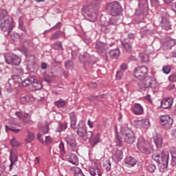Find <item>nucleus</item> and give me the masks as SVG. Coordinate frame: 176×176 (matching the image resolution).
Returning a JSON list of instances; mask_svg holds the SVG:
<instances>
[{"mask_svg": "<svg viewBox=\"0 0 176 176\" xmlns=\"http://www.w3.org/2000/svg\"><path fill=\"white\" fill-rule=\"evenodd\" d=\"M38 129L43 134H48L50 131L49 123L47 122L45 124H43L42 122H39L38 123Z\"/></svg>", "mask_w": 176, "mask_h": 176, "instance_id": "aec40b11", "label": "nucleus"}, {"mask_svg": "<svg viewBox=\"0 0 176 176\" xmlns=\"http://www.w3.org/2000/svg\"><path fill=\"white\" fill-rule=\"evenodd\" d=\"M128 38H129V39H135V34H134L133 33H129L128 34Z\"/></svg>", "mask_w": 176, "mask_h": 176, "instance_id": "69168bd1", "label": "nucleus"}, {"mask_svg": "<svg viewBox=\"0 0 176 176\" xmlns=\"http://www.w3.org/2000/svg\"><path fill=\"white\" fill-rule=\"evenodd\" d=\"M34 100V98L30 95H27L25 96H22L21 98V102L23 105H25V104H28V102H31Z\"/></svg>", "mask_w": 176, "mask_h": 176, "instance_id": "7c9ffc66", "label": "nucleus"}, {"mask_svg": "<svg viewBox=\"0 0 176 176\" xmlns=\"http://www.w3.org/2000/svg\"><path fill=\"white\" fill-rule=\"evenodd\" d=\"M36 138L41 142V144H45V141L43 140V138H42V133H41V132L37 133Z\"/></svg>", "mask_w": 176, "mask_h": 176, "instance_id": "5fc2aeb1", "label": "nucleus"}, {"mask_svg": "<svg viewBox=\"0 0 176 176\" xmlns=\"http://www.w3.org/2000/svg\"><path fill=\"white\" fill-rule=\"evenodd\" d=\"M109 54L111 58H118L120 55V50L119 48H116L109 51Z\"/></svg>", "mask_w": 176, "mask_h": 176, "instance_id": "c756f323", "label": "nucleus"}, {"mask_svg": "<svg viewBox=\"0 0 176 176\" xmlns=\"http://www.w3.org/2000/svg\"><path fill=\"white\" fill-rule=\"evenodd\" d=\"M55 107L57 108H63L67 105V102L62 98H60L58 100L54 102Z\"/></svg>", "mask_w": 176, "mask_h": 176, "instance_id": "72a5a7b5", "label": "nucleus"}, {"mask_svg": "<svg viewBox=\"0 0 176 176\" xmlns=\"http://www.w3.org/2000/svg\"><path fill=\"white\" fill-rule=\"evenodd\" d=\"M121 45L125 49L126 52L128 53H131L133 52V46L131 45V43L130 40L125 39L121 41Z\"/></svg>", "mask_w": 176, "mask_h": 176, "instance_id": "6ab92c4d", "label": "nucleus"}, {"mask_svg": "<svg viewBox=\"0 0 176 176\" xmlns=\"http://www.w3.org/2000/svg\"><path fill=\"white\" fill-rule=\"evenodd\" d=\"M15 115L19 119H23V118H24V116L23 115V113H21V111H16Z\"/></svg>", "mask_w": 176, "mask_h": 176, "instance_id": "bf43d9fd", "label": "nucleus"}, {"mask_svg": "<svg viewBox=\"0 0 176 176\" xmlns=\"http://www.w3.org/2000/svg\"><path fill=\"white\" fill-rule=\"evenodd\" d=\"M173 100L171 98H164L161 101V108H164V109H168L171 108L173 105Z\"/></svg>", "mask_w": 176, "mask_h": 176, "instance_id": "dca6fc26", "label": "nucleus"}, {"mask_svg": "<svg viewBox=\"0 0 176 176\" xmlns=\"http://www.w3.org/2000/svg\"><path fill=\"white\" fill-rule=\"evenodd\" d=\"M135 141V135L134 132L130 129L120 132V134L116 131V142L118 146H122V142H126V144H134Z\"/></svg>", "mask_w": 176, "mask_h": 176, "instance_id": "f03ea898", "label": "nucleus"}, {"mask_svg": "<svg viewBox=\"0 0 176 176\" xmlns=\"http://www.w3.org/2000/svg\"><path fill=\"white\" fill-rule=\"evenodd\" d=\"M58 127H59V129H58L59 133H61V131H65L67 127V122H65L64 124L59 123Z\"/></svg>", "mask_w": 176, "mask_h": 176, "instance_id": "a18cd8bd", "label": "nucleus"}, {"mask_svg": "<svg viewBox=\"0 0 176 176\" xmlns=\"http://www.w3.org/2000/svg\"><path fill=\"white\" fill-rule=\"evenodd\" d=\"M19 30L23 31V32H24L25 34H27V29L24 25V22L23 21V20H21V18L19 19Z\"/></svg>", "mask_w": 176, "mask_h": 176, "instance_id": "e433bc0d", "label": "nucleus"}, {"mask_svg": "<svg viewBox=\"0 0 176 176\" xmlns=\"http://www.w3.org/2000/svg\"><path fill=\"white\" fill-rule=\"evenodd\" d=\"M43 87V86L42 85V82L36 79L34 80V82L32 85V90H34V91H36L37 90H41L42 89Z\"/></svg>", "mask_w": 176, "mask_h": 176, "instance_id": "c85d7f7f", "label": "nucleus"}, {"mask_svg": "<svg viewBox=\"0 0 176 176\" xmlns=\"http://www.w3.org/2000/svg\"><path fill=\"white\" fill-rule=\"evenodd\" d=\"M13 166H16V162H10V166H9V171H12V170H13Z\"/></svg>", "mask_w": 176, "mask_h": 176, "instance_id": "774afa93", "label": "nucleus"}, {"mask_svg": "<svg viewBox=\"0 0 176 176\" xmlns=\"http://www.w3.org/2000/svg\"><path fill=\"white\" fill-rule=\"evenodd\" d=\"M171 166L172 167H175L176 166V157H171Z\"/></svg>", "mask_w": 176, "mask_h": 176, "instance_id": "e2e57ef3", "label": "nucleus"}, {"mask_svg": "<svg viewBox=\"0 0 176 176\" xmlns=\"http://www.w3.org/2000/svg\"><path fill=\"white\" fill-rule=\"evenodd\" d=\"M160 24L162 30H165V31H168V30H171V22L168 19L164 16H162Z\"/></svg>", "mask_w": 176, "mask_h": 176, "instance_id": "f8f14e48", "label": "nucleus"}, {"mask_svg": "<svg viewBox=\"0 0 176 176\" xmlns=\"http://www.w3.org/2000/svg\"><path fill=\"white\" fill-rule=\"evenodd\" d=\"M131 111H132L134 115H142L144 113V107L140 103H135L131 108Z\"/></svg>", "mask_w": 176, "mask_h": 176, "instance_id": "ddd939ff", "label": "nucleus"}, {"mask_svg": "<svg viewBox=\"0 0 176 176\" xmlns=\"http://www.w3.org/2000/svg\"><path fill=\"white\" fill-rule=\"evenodd\" d=\"M53 142V138H50V136L45 137V144L46 145H50Z\"/></svg>", "mask_w": 176, "mask_h": 176, "instance_id": "6e6d98bb", "label": "nucleus"}, {"mask_svg": "<svg viewBox=\"0 0 176 176\" xmlns=\"http://www.w3.org/2000/svg\"><path fill=\"white\" fill-rule=\"evenodd\" d=\"M97 3H98V1H94L89 6H84L82 7V10L85 12H89L90 10V8H94V6H97Z\"/></svg>", "mask_w": 176, "mask_h": 176, "instance_id": "c9c22d12", "label": "nucleus"}, {"mask_svg": "<svg viewBox=\"0 0 176 176\" xmlns=\"http://www.w3.org/2000/svg\"><path fill=\"white\" fill-rule=\"evenodd\" d=\"M59 148V152H60V155H64L67 153L65 151V146L64 145V142H60L58 146H54V153H57V149Z\"/></svg>", "mask_w": 176, "mask_h": 176, "instance_id": "b1692460", "label": "nucleus"}, {"mask_svg": "<svg viewBox=\"0 0 176 176\" xmlns=\"http://www.w3.org/2000/svg\"><path fill=\"white\" fill-rule=\"evenodd\" d=\"M104 96H105V94L98 96H89L87 97V100L88 101H96V100H98V98H104Z\"/></svg>", "mask_w": 176, "mask_h": 176, "instance_id": "58836bf2", "label": "nucleus"}, {"mask_svg": "<svg viewBox=\"0 0 176 176\" xmlns=\"http://www.w3.org/2000/svg\"><path fill=\"white\" fill-rule=\"evenodd\" d=\"M152 159L157 163L162 164V168L166 169L168 167V159H170V153L166 150H163L160 154L154 153L152 155Z\"/></svg>", "mask_w": 176, "mask_h": 176, "instance_id": "7ed1b4c3", "label": "nucleus"}, {"mask_svg": "<svg viewBox=\"0 0 176 176\" xmlns=\"http://www.w3.org/2000/svg\"><path fill=\"white\" fill-rule=\"evenodd\" d=\"M90 89H97V83L92 82L89 84Z\"/></svg>", "mask_w": 176, "mask_h": 176, "instance_id": "052dcab7", "label": "nucleus"}, {"mask_svg": "<svg viewBox=\"0 0 176 176\" xmlns=\"http://www.w3.org/2000/svg\"><path fill=\"white\" fill-rule=\"evenodd\" d=\"M8 17H10L8 16V11L6 10H0V20H6Z\"/></svg>", "mask_w": 176, "mask_h": 176, "instance_id": "4c0bfd02", "label": "nucleus"}, {"mask_svg": "<svg viewBox=\"0 0 176 176\" xmlns=\"http://www.w3.org/2000/svg\"><path fill=\"white\" fill-rule=\"evenodd\" d=\"M66 159L69 162V163H72L76 166L78 163H79V158H78V155L74 153H69L66 155Z\"/></svg>", "mask_w": 176, "mask_h": 176, "instance_id": "4468645a", "label": "nucleus"}, {"mask_svg": "<svg viewBox=\"0 0 176 176\" xmlns=\"http://www.w3.org/2000/svg\"><path fill=\"white\" fill-rule=\"evenodd\" d=\"M115 43L107 44L101 41H97L96 43L95 49L100 56H105L107 51L109 50V47H112Z\"/></svg>", "mask_w": 176, "mask_h": 176, "instance_id": "6e6552de", "label": "nucleus"}, {"mask_svg": "<svg viewBox=\"0 0 176 176\" xmlns=\"http://www.w3.org/2000/svg\"><path fill=\"white\" fill-rule=\"evenodd\" d=\"M120 69L122 71H126V69H127V64L126 63H122L120 65Z\"/></svg>", "mask_w": 176, "mask_h": 176, "instance_id": "0e129e2a", "label": "nucleus"}, {"mask_svg": "<svg viewBox=\"0 0 176 176\" xmlns=\"http://www.w3.org/2000/svg\"><path fill=\"white\" fill-rule=\"evenodd\" d=\"M140 57L143 63H146L149 60V57L146 54H140Z\"/></svg>", "mask_w": 176, "mask_h": 176, "instance_id": "8fccbe9b", "label": "nucleus"}, {"mask_svg": "<svg viewBox=\"0 0 176 176\" xmlns=\"http://www.w3.org/2000/svg\"><path fill=\"white\" fill-rule=\"evenodd\" d=\"M154 142L157 146V148H160L162 146V144H163V138L160 134H157L153 137Z\"/></svg>", "mask_w": 176, "mask_h": 176, "instance_id": "bb28decb", "label": "nucleus"}, {"mask_svg": "<svg viewBox=\"0 0 176 176\" xmlns=\"http://www.w3.org/2000/svg\"><path fill=\"white\" fill-rule=\"evenodd\" d=\"M23 123H26L27 124H28V123H30V122H31V115L27 113L25 116H23Z\"/></svg>", "mask_w": 176, "mask_h": 176, "instance_id": "49530a36", "label": "nucleus"}, {"mask_svg": "<svg viewBox=\"0 0 176 176\" xmlns=\"http://www.w3.org/2000/svg\"><path fill=\"white\" fill-rule=\"evenodd\" d=\"M76 134L80 138H82L84 141H86L89 138H91L94 133L93 131H87L86 125L84 124L83 121H80L76 126Z\"/></svg>", "mask_w": 176, "mask_h": 176, "instance_id": "20e7f679", "label": "nucleus"}, {"mask_svg": "<svg viewBox=\"0 0 176 176\" xmlns=\"http://www.w3.org/2000/svg\"><path fill=\"white\" fill-rule=\"evenodd\" d=\"M113 156L118 162H120V160H123V151H122V150L117 149Z\"/></svg>", "mask_w": 176, "mask_h": 176, "instance_id": "473e14b6", "label": "nucleus"}, {"mask_svg": "<svg viewBox=\"0 0 176 176\" xmlns=\"http://www.w3.org/2000/svg\"><path fill=\"white\" fill-rule=\"evenodd\" d=\"M160 123H162V126H164L165 129H170L173 126L174 121L173 118L168 115H164L160 117Z\"/></svg>", "mask_w": 176, "mask_h": 176, "instance_id": "9d476101", "label": "nucleus"}, {"mask_svg": "<svg viewBox=\"0 0 176 176\" xmlns=\"http://www.w3.org/2000/svg\"><path fill=\"white\" fill-rule=\"evenodd\" d=\"M10 145L13 147V148H19V146H20L21 144L20 142H19V141H17L15 138H12L10 140Z\"/></svg>", "mask_w": 176, "mask_h": 176, "instance_id": "37998d69", "label": "nucleus"}, {"mask_svg": "<svg viewBox=\"0 0 176 176\" xmlns=\"http://www.w3.org/2000/svg\"><path fill=\"white\" fill-rule=\"evenodd\" d=\"M162 71L164 74L168 75L169 72H171V67H170V66H164L162 68Z\"/></svg>", "mask_w": 176, "mask_h": 176, "instance_id": "3c124183", "label": "nucleus"}, {"mask_svg": "<svg viewBox=\"0 0 176 176\" xmlns=\"http://www.w3.org/2000/svg\"><path fill=\"white\" fill-rule=\"evenodd\" d=\"M61 34V32L58 31L55 32L50 38L51 41H55V39H58L60 38V35Z\"/></svg>", "mask_w": 176, "mask_h": 176, "instance_id": "09e8293b", "label": "nucleus"}, {"mask_svg": "<svg viewBox=\"0 0 176 176\" xmlns=\"http://www.w3.org/2000/svg\"><path fill=\"white\" fill-rule=\"evenodd\" d=\"M139 9L136 10V16H145L148 14L149 12V6L148 4V0H139Z\"/></svg>", "mask_w": 176, "mask_h": 176, "instance_id": "1a4fd4ad", "label": "nucleus"}, {"mask_svg": "<svg viewBox=\"0 0 176 176\" xmlns=\"http://www.w3.org/2000/svg\"><path fill=\"white\" fill-rule=\"evenodd\" d=\"M170 82H176V74H172L168 77Z\"/></svg>", "mask_w": 176, "mask_h": 176, "instance_id": "13d9d810", "label": "nucleus"}, {"mask_svg": "<svg viewBox=\"0 0 176 176\" xmlns=\"http://www.w3.org/2000/svg\"><path fill=\"white\" fill-rule=\"evenodd\" d=\"M4 58L6 64L14 65V67H19L21 63V58L13 53L4 54Z\"/></svg>", "mask_w": 176, "mask_h": 176, "instance_id": "423d86ee", "label": "nucleus"}, {"mask_svg": "<svg viewBox=\"0 0 176 176\" xmlns=\"http://www.w3.org/2000/svg\"><path fill=\"white\" fill-rule=\"evenodd\" d=\"M74 176H85V174H83V172H82V169L80 168H76L74 170Z\"/></svg>", "mask_w": 176, "mask_h": 176, "instance_id": "de8ad7c7", "label": "nucleus"}, {"mask_svg": "<svg viewBox=\"0 0 176 176\" xmlns=\"http://www.w3.org/2000/svg\"><path fill=\"white\" fill-rule=\"evenodd\" d=\"M101 135L100 133H96V135L92 136L91 138H88V140L89 141V144L91 145V146H96L97 144L99 142H101Z\"/></svg>", "mask_w": 176, "mask_h": 176, "instance_id": "f3484780", "label": "nucleus"}, {"mask_svg": "<svg viewBox=\"0 0 176 176\" xmlns=\"http://www.w3.org/2000/svg\"><path fill=\"white\" fill-rule=\"evenodd\" d=\"M148 67L146 66H139L134 69V76L139 80H143L142 84L144 89H154L159 87L157 80L155 76H149Z\"/></svg>", "mask_w": 176, "mask_h": 176, "instance_id": "f257e3e1", "label": "nucleus"}, {"mask_svg": "<svg viewBox=\"0 0 176 176\" xmlns=\"http://www.w3.org/2000/svg\"><path fill=\"white\" fill-rule=\"evenodd\" d=\"M124 73L122 71H118L116 72V78L117 80H120L123 78Z\"/></svg>", "mask_w": 176, "mask_h": 176, "instance_id": "603ef678", "label": "nucleus"}, {"mask_svg": "<svg viewBox=\"0 0 176 176\" xmlns=\"http://www.w3.org/2000/svg\"><path fill=\"white\" fill-rule=\"evenodd\" d=\"M21 80V78H19L17 76H14L12 79H9L8 82L6 85V90L8 93H10L12 90V85H10L11 82H20Z\"/></svg>", "mask_w": 176, "mask_h": 176, "instance_id": "4be33fe9", "label": "nucleus"}, {"mask_svg": "<svg viewBox=\"0 0 176 176\" xmlns=\"http://www.w3.org/2000/svg\"><path fill=\"white\" fill-rule=\"evenodd\" d=\"M138 124L142 127V129H149L151 127V122L149 119L145 118L138 121Z\"/></svg>", "mask_w": 176, "mask_h": 176, "instance_id": "5701e85b", "label": "nucleus"}, {"mask_svg": "<svg viewBox=\"0 0 176 176\" xmlns=\"http://www.w3.org/2000/svg\"><path fill=\"white\" fill-rule=\"evenodd\" d=\"M34 140H35V133L30 131H28V135L25 139V142H27L28 144H30L32 142V141H34Z\"/></svg>", "mask_w": 176, "mask_h": 176, "instance_id": "2f4dec72", "label": "nucleus"}, {"mask_svg": "<svg viewBox=\"0 0 176 176\" xmlns=\"http://www.w3.org/2000/svg\"><path fill=\"white\" fill-rule=\"evenodd\" d=\"M11 131L12 133H14L15 134H18V133H20V131H21V129H16L14 126H12V129H11Z\"/></svg>", "mask_w": 176, "mask_h": 176, "instance_id": "680f3d73", "label": "nucleus"}, {"mask_svg": "<svg viewBox=\"0 0 176 176\" xmlns=\"http://www.w3.org/2000/svg\"><path fill=\"white\" fill-rule=\"evenodd\" d=\"M65 67L67 69H74V62L72 60L65 62Z\"/></svg>", "mask_w": 176, "mask_h": 176, "instance_id": "79ce46f5", "label": "nucleus"}, {"mask_svg": "<svg viewBox=\"0 0 176 176\" xmlns=\"http://www.w3.org/2000/svg\"><path fill=\"white\" fill-rule=\"evenodd\" d=\"M70 119V127L73 130H76V116H75V112H71L69 114Z\"/></svg>", "mask_w": 176, "mask_h": 176, "instance_id": "412c9836", "label": "nucleus"}, {"mask_svg": "<svg viewBox=\"0 0 176 176\" xmlns=\"http://www.w3.org/2000/svg\"><path fill=\"white\" fill-rule=\"evenodd\" d=\"M170 153L171 155V157H176V148L173 147L170 148Z\"/></svg>", "mask_w": 176, "mask_h": 176, "instance_id": "4d7b16f0", "label": "nucleus"}, {"mask_svg": "<svg viewBox=\"0 0 176 176\" xmlns=\"http://www.w3.org/2000/svg\"><path fill=\"white\" fill-rule=\"evenodd\" d=\"M106 9L110 12L111 16H122L123 8L118 1H113L107 3Z\"/></svg>", "mask_w": 176, "mask_h": 176, "instance_id": "39448f33", "label": "nucleus"}, {"mask_svg": "<svg viewBox=\"0 0 176 176\" xmlns=\"http://www.w3.org/2000/svg\"><path fill=\"white\" fill-rule=\"evenodd\" d=\"M137 146L142 153H148L149 152V149L144 146V140L142 138L138 139Z\"/></svg>", "mask_w": 176, "mask_h": 176, "instance_id": "a211bd4d", "label": "nucleus"}, {"mask_svg": "<svg viewBox=\"0 0 176 176\" xmlns=\"http://www.w3.org/2000/svg\"><path fill=\"white\" fill-rule=\"evenodd\" d=\"M103 167L106 169V171H109L111 170V161L107 160L103 162Z\"/></svg>", "mask_w": 176, "mask_h": 176, "instance_id": "a19ab883", "label": "nucleus"}, {"mask_svg": "<svg viewBox=\"0 0 176 176\" xmlns=\"http://www.w3.org/2000/svg\"><path fill=\"white\" fill-rule=\"evenodd\" d=\"M89 174H91V175H92V176H96V175L102 176V173H101V170H100V168H98V167H97V166L90 167L89 169Z\"/></svg>", "mask_w": 176, "mask_h": 176, "instance_id": "a878e982", "label": "nucleus"}, {"mask_svg": "<svg viewBox=\"0 0 176 176\" xmlns=\"http://www.w3.org/2000/svg\"><path fill=\"white\" fill-rule=\"evenodd\" d=\"M35 80V77L29 76L26 79L22 81V85L23 87H27V86H30V85L33 84Z\"/></svg>", "mask_w": 176, "mask_h": 176, "instance_id": "393cba45", "label": "nucleus"}, {"mask_svg": "<svg viewBox=\"0 0 176 176\" xmlns=\"http://www.w3.org/2000/svg\"><path fill=\"white\" fill-rule=\"evenodd\" d=\"M150 1L152 6H154L155 8H157V6H160V2L159 1V0H150Z\"/></svg>", "mask_w": 176, "mask_h": 176, "instance_id": "864d4df0", "label": "nucleus"}, {"mask_svg": "<svg viewBox=\"0 0 176 176\" xmlns=\"http://www.w3.org/2000/svg\"><path fill=\"white\" fill-rule=\"evenodd\" d=\"M14 25L13 24V19L8 17L7 19L3 20L0 23V28L3 32H7V35H10Z\"/></svg>", "mask_w": 176, "mask_h": 176, "instance_id": "0eeeda50", "label": "nucleus"}, {"mask_svg": "<svg viewBox=\"0 0 176 176\" xmlns=\"http://www.w3.org/2000/svg\"><path fill=\"white\" fill-rule=\"evenodd\" d=\"M145 100L148 101V102H150V104H152V98H151V95L146 96H145Z\"/></svg>", "mask_w": 176, "mask_h": 176, "instance_id": "338daca9", "label": "nucleus"}, {"mask_svg": "<svg viewBox=\"0 0 176 176\" xmlns=\"http://www.w3.org/2000/svg\"><path fill=\"white\" fill-rule=\"evenodd\" d=\"M52 49L54 50H64L63 47V43L61 41H58L52 44Z\"/></svg>", "mask_w": 176, "mask_h": 176, "instance_id": "f704fd0d", "label": "nucleus"}, {"mask_svg": "<svg viewBox=\"0 0 176 176\" xmlns=\"http://www.w3.org/2000/svg\"><path fill=\"white\" fill-rule=\"evenodd\" d=\"M19 160V157H17V155L15 153H10V161L12 162V163L17 162Z\"/></svg>", "mask_w": 176, "mask_h": 176, "instance_id": "c03bdc74", "label": "nucleus"}, {"mask_svg": "<svg viewBox=\"0 0 176 176\" xmlns=\"http://www.w3.org/2000/svg\"><path fill=\"white\" fill-rule=\"evenodd\" d=\"M156 165L155 164H150L147 166V170L148 172H150L151 174H153L156 171Z\"/></svg>", "mask_w": 176, "mask_h": 176, "instance_id": "ea45409f", "label": "nucleus"}, {"mask_svg": "<svg viewBox=\"0 0 176 176\" xmlns=\"http://www.w3.org/2000/svg\"><path fill=\"white\" fill-rule=\"evenodd\" d=\"M122 23V15L111 16L109 19V24L110 25H119Z\"/></svg>", "mask_w": 176, "mask_h": 176, "instance_id": "2eb2a0df", "label": "nucleus"}, {"mask_svg": "<svg viewBox=\"0 0 176 176\" xmlns=\"http://www.w3.org/2000/svg\"><path fill=\"white\" fill-rule=\"evenodd\" d=\"M65 140L67 144L68 148L73 152H75V151H76V139H75V137L67 136Z\"/></svg>", "mask_w": 176, "mask_h": 176, "instance_id": "9b49d317", "label": "nucleus"}, {"mask_svg": "<svg viewBox=\"0 0 176 176\" xmlns=\"http://www.w3.org/2000/svg\"><path fill=\"white\" fill-rule=\"evenodd\" d=\"M125 164H128L130 167H134L137 164V160L135 158L130 156L125 158Z\"/></svg>", "mask_w": 176, "mask_h": 176, "instance_id": "cd10ccee", "label": "nucleus"}]
</instances>
